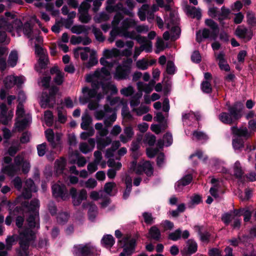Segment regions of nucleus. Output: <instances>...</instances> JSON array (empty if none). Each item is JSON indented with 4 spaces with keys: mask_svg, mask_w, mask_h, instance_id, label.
I'll use <instances>...</instances> for the list:
<instances>
[{
    "mask_svg": "<svg viewBox=\"0 0 256 256\" xmlns=\"http://www.w3.org/2000/svg\"><path fill=\"white\" fill-rule=\"evenodd\" d=\"M22 206L32 213L30 215L26 221L28 228L22 229L24 218V216H18L16 219V224L20 230V248L18 250V256H28L30 243L36 238V229L40 228V218L38 210L39 200L34 199L29 204L28 202L22 203Z\"/></svg>",
    "mask_w": 256,
    "mask_h": 256,
    "instance_id": "1",
    "label": "nucleus"
},
{
    "mask_svg": "<svg viewBox=\"0 0 256 256\" xmlns=\"http://www.w3.org/2000/svg\"><path fill=\"white\" fill-rule=\"evenodd\" d=\"M4 15L5 17L0 18V42H6V32H11L12 35L14 36L12 32L16 31L18 36H20V32L22 26V21L16 18L14 14L10 12H6Z\"/></svg>",
    "mask_w": 256,
    "mask_h": 256,
    "instance_id": "2",
    "label": "nucleus"
},
{
    "mask_svg": "<svg viewBox=\"0 0 256 256\" xmlns=\"http://www.w3.org/2000/svg\"><path fill=\"white\" fill-rule=\"evenodd\" d=\"M96 118L98 120H104V126L100 122L95 124V128L98 131L99 136H97L104 137L108 133V128L110 126L116 119V115L112 108L108 105H105L104 110L98 111L96 112Z\"/></svg>",
    "mask_w": 256,
    "mask_h": 256,
    "instance_id": "3",
    "label": "nucleus"
},
{
    "mask_svg": "<svg viewBox=\"0 0 256 256\" xmlns=\"http://www.w3.org/2000/svg\"><path fill=\"white\" fill-rule=\"evenodd\" d=\"M30 168V164L29 162L24 160L23 155L18 154L14 158V163L6 166L2 170L8 175L14 176L20 173L21 168L23 173H28Z\"/></svg>",
    "mask_w": 256,
    "mask_h": 256,
    "instance_id": "4",
    "label": "nucleus"
},
{
    "mask_svg": "<svg viewBox=\"0 0 256 256\" xmlns=\"http://www.w3.org/2000/svg\"><path fill=\"white\" fill-rule=\"evenodd\" d=\"M228 112H222L218 115L220 120L224 124L232 125L236 123L242 116V110L238 108L237 104L230 106Z\"/></svg>",
    "mask_w": 256,
    "mask_h": 256,
    "instance_id": "5",
    "label": "nucleus"
},
{
    "mask_svg": "<svg viewBox=\"0 0 256 256\" xmlns=\"http://www.w3.org/2000/svg\"><path fill=\"white\" fill-rule=\"evenodd\" d=\"M206 24L210 27L212 30L207 28H204L202 32L196 34V40L198 42L202 40V38H210L216 40L219 32V28L217 24L211 19H207L205 21Z\"/></svg>",
    "mask_w": 256,
    "mask_h": 256,
    "instance_id": "6",
    "label": "nucleus"
},
{
    "mask_svg": "<svg viewBox=\"0 0 256 256\" xmlns=\"http://www.w3.org/2000/svg\"><path fill=\"white\" fill-rule=\"evenodd\" d=\"M16 121L15 126L18 131L26 128L32 122V116L29 114H26L22 104L19 102L16 110Z\"/></svg>",
    "mask_w": 256,
    "mask_h": 256,
    "instance_id": "7",
    "label": "nucleus"
},
{
    "mask_svg": "<svg viewBox=\"0 0 256 256\" xmlns=\"http://www.w3.org/2000/svg\"><path fill=\"white\" fill-rule=\"evenodd\" d=\"M132 60L128 58L122 62L116 68L114 73V78L118 80H126L128 78L131 71V66Z\"/></svg>",
    "mask_w": 256,
    "mask_h": 256,
    "instance_id": "8",
    "label": "nucleus"
},
{
    "mask_svg": "<svg viewBox=\"0 0 256 256\" xmlns=\"http://www.w3.org/2000/svg\"><path fill=\"white\" fill-rule=\"evenodd\" d=\"M72 252L75 256H94L98 254L96 248L90 243L74 246Z\"/></svg>",
    "mask_w": 256,
    "mask_h": 256,
    "instance_id": "9",
    "label": "nucleus"
},
{
    "mask_svg": "<svg viewBox=\"0 0 256 256\" xmlns=\"http://www.w3.org/2000/svg\"><path fill=\"white\" fill-rule=\"evenodd\" d=\"M120 54V50L116 48L106 49L103 52V57L100 59V63L103 66L112 67L116 61L112 58L118 56Z\"/></svg>",
    "mask_w": 256,
    "mask_h": 256,
    "instance_id": "10",
    "label": "nucleus"
},
{
    "mask_svg": "<svg viewBox=\"0 0 256 256\" xmlns=\"http://www.w3.org/2000/svg\"><path fill=\"white\" fill-rule=\"evenodd\" d=\"M58 91V88L57 87L53 86L50 88L49 94L46 92H43L40 101L42 106H52L55 103V96Z\"/></svg>",
    "mask_w": 256,
    "mask_h": 256,
    "instance_id": "11",
    "label": "nucleus"
},
{
    "mask_svg": "<svg viewBox=\"0 0 256 256\" xmlns=\"http://www.w3.org/2000/svg\"><path fill=\"white\" fill-rule=\"evenodd\" d=\"M70 193L72 199L73 204L75 206L80 205L82 202L87 198V192L84 189H82L78 194L76 190L72 188L70 189Z\"/></svg>",
    "mask_w": 256,
    "mask_h": 256,
    "instance_id": "12",
    "label": "nucleus"
},
{
    "mask_svg": "<svg viewBox=\"0 0 256 256\" xmlns=\"http://www.w3.org/2000/svg\"><path fill=\"white\" fill-rule=\"evenodd\" d=\"M25 78L23 76H15L12 75L7 76L4 80V84L6 88H10L15 84L20 86L25 81Z\"/></svg>",
    "mask_w": 256,
    "mask_h": 256,
    "instance_id": "13",
    "label": "nucleus"
},
{
    "mask_svg": "<svg viewBox=\"0 0 256 256\" xmlns=\"http://www.w3.org/2000/svg\"><path fill=\"white\" fill-rule=\"evenodd\" d=\"M52 192L56 198H60L63 200L68 198V194L66 186L62 184H56L52 186Z\"/></svg>",
    "mask_w": 256,
    "mask_h": 256,
    "instance_id": "14",
    "label": "nucleus"
},
{
    "mask_svg": "<svg viewBox=\"0 0 256 256\" xmlns=\"http://www.w3.org/2000/svg\"><path fill=\"white\" fill-rule=\"evenodd\" d=\"M90 6L88 2H83L79 7V19L82 23H88L91 20V16L88 14Z\"/></svg>",
    "mask_w": 256,
    "mask_h": 256,
    "instance_id": "15",
    "label": "nucleus"
},
{
    "mask_svg": "<svg viewBox=\"0 0 256 256\" xmlns=\"http://www.w3.org/2000/svg\"><path fill=\"white\" fill-rule=\"evenodd\" d=\"M123 243L122 246L124 247L123 252L128 256H130L134 252L136 240L134 238L129 240V238L126 237L119 241Z\"/></svg>",
    "mask_w": 256,
    "mask_h": 256,
    "instance_id": "16",
    "label": "nucleus"
},
{
    "mask_svg": "<svg viewBox=\"0 0 256 256\" xmlns=\"http://www.w3.org/2000/svg\"><path fill=\"white\" fill-rule=\"evenodd\" d=\"M13 115V112L12 110L8 112V108L5 104L0 103V124H7L12 120Z\"/></svg>",
    "mask_w": 256,
    "mask_h": 256,
    "instance_id": "17",
    "label": "nucleus"
},
{
    "mask_svg": "<svg viewBox=\"0 0 256 256\" xmlns=\"http://www.w3.org/2000/svg\"><path fill=\"white\" fill-rule=\"evenodd\" d=\"M138 16L142 21H144L146 16L148 20L150 21L154 19V12L150 10L148 4H143L138 10Z\"/></svg>",
    "mask_w": 256,
    "mask_h": 256,
    "instance_id": "18",
    "label": "nucleus"
},
{
    "mask_svg": "<svg viewBox=\"0 0 256 256\" xmlns=\"http://www.w3.org/2000/svg\"><path fill=\"white\" fill-rule=\"evenodd\" d=\"M108 166L112 168L108 170V176L110 179H113L116 176V171L120 169L122 164L119 162H116L114 159L110 158L108 161Z\"/></svg>",
    "mask_w": 256,
    "mask_h": 256,
    "instance_id": "19",
    "label": "nucleus"
},
{
    "mask_svg": "<svg viewBox=\"0 0 256 256\" xmlns=\"http://www.w3.org/2000/svg\"><path fill=\"white\" fill-rule=\"evenodd\" d=\"M36 188L34 182L31 179L27 180L24 184L22 195L26 199H28L32 197V192H36Z\"/></svg>",
    "mask_w": 256,
    "mask_h": 256,
    "instance_id": "20",
    "label": "nucleus"
},
{
    "mask_svg": "<svg viewBox=\"0 0 256 256\" xmlns=\"http://www.w3.org/2000/svg\"><path fill=\"white\" fill-rule=\"evenodd\" d=\"M136 172L137 174L144 172L147 176H150L153 174L154 170L151 164L149 162H145L137 166Z\"/></svg>",
    "mask_w": 256,
    "mask_h": 256,
    "instance_id": "21",
    "label": "nucleus"
},
{
    "mask_svg": "<svg viewBox=\"0 0 256 256\" xmlns=\"http://www.w3.org/2000/svg\"><path fill=\"white\" fill-rule=\"evenodd\" d=\"M236 35L240 38L246 40H250L252 37L253 34L250 28L243 26H238L235 32Z\"/></svg>",
    "mask_w": 256,
    "mask_h": 256,
    "instance_id": "22",
    "label": "nucleus"
},
{
    "mask_svg": "<svg viewBox=\"0 0 256 256\" xmlns=\"http://www.w3.org/2000/svg\"><path fill=\"white\" fill-rule=\"evenodd\" d=\"M198 250V244L192 239H190L186 242V248L182 252L183 256H190L195 253Z\"/></svg>",
    "mask_w": 256,
    "mask_h": 256,
    "instance_id": "23",
    "label": "nucleus"
},
{
    "mask_svg": "<svg viewBox=\"0 0 256 256\" xmlns=\"http://www.w3.org/2000/svg\"><path fill=\"white\" fill-rule=\"evenodd\" d=\"M69 160L70 164H76L79 167L84 166L86 163V160L85 158L80 156L78 152H75L70 155Z\"/></svg>",
    "mask_w": 256,
    "mask_h": 256,
    "instance_id": "24",
    "label": "nucleus"
},
{
    "mask_svg": "<svg viewBox=\"0 0 256 256\" xmlns=\"http://www.w3.org/2000/svg\"><path fill=\"white\" fill-rule=\"evenodd\" d=\"M99 82H94L92 84V88H89L88 87H84L82 88V92L84 94H88V96L90 98L95 97L96 96L98 89L100 88V84Z\"/></svg>",
    "mask_w": 256,
    "mask_h": 256,
    "instance_id": "25",
    "label": "nucleus"
},
{
    "mask_svg": "<svg viewBox=\"0 0 256 256\" xmlns=\"http://www.w3.org/2000/svg\"><path fill=\"white\" fill-rule=\"evenodd\" d=\"M134 135V132L132 126H126L124 128V133L120 136V139L122 143H126L131 140Z\"/></svg>",
    "mask_w": 256,
    "mask_h": 256,
    "instance_id": "26",
    "label": "nucleus"
},
{
    "mask_svg": "<svg viewBox=\"0 0 256 256\" xmlns=\"http://www.w3.org/2000/svg\"><path fill=\"white\" fill-rule=\"evenodd\" d=\"M190 236L189 232L187 230H184L182 232L180 229H178L174 232L170 233L168 238L170 240L176 241L180 239L181 237L184 239L188 238Z\"/></svg>",
    "mask_w": 256,
    "mask_h": 256,
    "instance_id": "27",
    "label": "nucleus"
},
{
    "mask_svg": "<svg viewBox=\"0 0 256 256\" xmlns=\"http://www.w3.org/2000/svg\"><path fill=\"white\" fill-rule=\"evenodd\" d=\"M95 140L91 138L88 139V143H80L79 148L82 153L86 154L93 150L95 146Z\"/></svg>",
    "mask_w": 256,
    "mask_h": 256,
    "instance_id": "28",
    "label": "nucleus"
},
{
    "mask_svg": "<svg viewBox=\"0 0 256 256\" xmlns=\"http://www.w3.org/2000/svg\"><path fill=\"white\" fill-rule=\"evenodd\" d=\"M101 84L100 87L102 88L103 94L110 92L111 94H115L118 93V90L115 84L108 82L104 84L101 82H99Z\"/></svg>",
    "mask_w": 256,
    "mask_h": 256,
    "instance_id": "29",
    "label": "nucleus"
},
{
    "mask_svg": "<svg viewBox=\"0 0 256 256\" xmlns=\"http://www.w3.org/2000/svg\"><path fill=\"white\" fill-rule=\"evenodd\" d=\"M156 62V60L154 59L148 60L147 59L143 58L138 60L136 63V67L140 70H146L148 68L149 66H152Z\"/></svg>",
    "mask_w": 256,
    "mask_h": 256,
    "instance_id": "30",
    "label": "nucleus"
},
{
    "mask_svg": "<svg viewBox=\"0 0 256 256\" xmlns=\"http://www.w3.org/2000/svg\"><path fill=\"white\" fill-rule=\"evenodd\" d=\"M192 180V176L191 174H187L183 177L181 180L176 182L175 184V188L176 191L180 192L182 190L183 188L188 184Z\"/></svg>",
    "mask_w": 256,
    "mask_h": 256,
    "instance_id": "31",
    "label": "nucleus"
},
{
    "mask_svg": "<svg viewBox=\"0 0 256 256\" xmlns=\"http://www.w3.org/2000/svg\"><path fill=\"white\" fill-rule=\"evenodd\" d=\"M216 59L218 60V66L221 70L226 72H228L230 70V67L224 59V52H220L216 56Z\"/></svg>",
    "mask_w": 256,
    "mask_h": 256,
    "instance_id": "32",
    "label": "nucleus"
},
{
    "mask_svg": "<svg viewBox=\"0 0 256 256\" xmlns=\"http://www.w3.org/2000/svg\"><path fill=\"white\" fill-rule=\"evenodd\" d=\"M230 129L232 134L236 136L246 138H248L250 136V134L248 132L246 128H238L236 126H232Z\"/></svg>",
    "mask_w": 256,
    "mask_h": 256,
    "instance_id": "33",
    "label": "nucleus"
},
{
    "mask_svg": "<svg viewBox=\"0 0 256 256\" xmlns=\"http://www.w3.org/2000/svg\"><path fill=\"white\" fill-rule=\"evenodd\" d=\"M230 129L232 134L236 136L246 138H248L250 136V134L248 132L246 128H238L236 126H232Z\"/></svg>",
    "mask_w": 256,
    "mask_h": 256,
    "instance_id": "34",
    "label": "nucleus"
},
{
    "mask_svg": "<svg viewBox=\"0 0 256 256\" xmlns=\"http://www.w3.org/2000/svg\"><path fill=\"white\" fill-rule=\"evenodd\" d=\"M96 140L97 143V147L98 149L102 150L110 144L112 143V140L110 136L104 137H96Z\"/></svg>",
    "mask_w": 256,
    "mask_h": 256,
    "instance_id": "35",
    "label": "nucleus"
},
{
    "mask_svg": "<svg viewBox=\"0 0 256 256\" xmlns=\"http://www.w3.org/2000/svg\"><path fill=\"white\" fill-rule=\"evenodd\" d=\"M186 11L187 14L192 18H196L198 19H200L201 18L202 14L200 8L187 6L186 7Z\"/></svg>",
    "mask_w": 256,
    "mask_h": 256,
    "instance_id": "36",
    "label": "nucleus"
},
{
    "mask_svg": "<svg viewBox=\"0 0 256 256\" xmlns=\"http://www.w3.org/2000/svg\"><path fill=\"white\" fill-rule=\"evenodd\" d=\"M145 51L146 52H152L151 49L150 44H146V46H136L134 49V52L133 58L134 59H136L140 55L142 52Z\"/></svg>",
    "mask_w": 256,
    "mask_h": 256,
    "instance_id": "37",
    "label": "nucleus"
},
{
    "mask_svg": "<svg viewBox=\"0 0 256 256\" xmlns=\"http://www.w3.org/2000/svg\"><path fill=\"white\" fill-rule=\"evenodd\" d=\"M137 24V22L131 18H126L122 21L121 30L124 31H128L130 28H134Z\"/></svg>",
    "mask_w": 256,
    "mask_h": 256,
    "instance_id": "38",
    "label": "nucleus"
},
{
    "mask_svg": "<svg viewBox=\"0 0 256 256\" xmlns=\"http://www.w3.org/2000/svg\"><path fill=\"white\" fill-rule=\"evenodd\" d=\"M211 183L213 184L210 190V194L215 198L218 197V192L220 188V182L218 180L212 178L211 180Z\"/></svg>",
    "mask_w": 256,
    "mask_h": 256,
    "instance_id": "39",
    "label": "nucleus"
},
{
    "mask_svg": "<svg viewBox=\"0 0 256 256\" xmlns=\"http://www.w3.org/2000/svg\"><path fill=\"white\" fill-rule=\"evenodd\" d=\"M90 29L88 26L84 25H75L74 26L71 30L73 34H88V31Z\"/></svg>",
    "mask_w": 256,
    "mask_h": 256,
    "instance_id": "40",
    "label": "nucleus"
},
{
    "mask_svg": "<svg viewBox=\"0 0 256 256\" xmlns=\"http://www.w3.org/2000/svg\"><path fill=\"white\" fill-rule=\"evenodd\" d=\"M124 32L121 28L118 26H112V30L110 32V36L108 38V41L110 43L114 42L118 36H121V34Z\"/></svg>",
    "mask_w": 256,
    "mask_h": 256,
    "instance_id": "41",
    "label": "nucleus"
},
{
    "mask_svg": "<svg viewBox=\"0 0 256 256\" xmlns=\"http://www.w3.org/2000/svg\"><path fill=\"white\" fill-rule=\"evenodd\" d=\"M102 243L105 247L110 248L114 243V240L112 235L106 234L103 236Z\"/></svg>",
    "mask_w": 256,
    "mask_h": 256,
    "instance_id": "42",
    "label": "nucleus"
},
{
    "mask_svg": "<svg viewBox=\"0 0 256 256\" xmlns=\"http://www.w3.org/2000/svg\"><path fill=\"white\" fill-rule=\"evenodd\" d=\"M148 234L150 238L156 240H158L161 236L160 232L156 226H152L150 228Z\"/></svg>",
    "mask_w": 256,
    "mask_h": 256,
    "instance_id": "43",
    "label": "nucleus"
},
{
    "mask_svg": "<svg viewBox=\"0 0 256 256\" xmlns=\"http://www.w3.org/2000/svg\"><path fill=\"white\" fill-rule=\"evenodd\" d=\"M18 60V54L16 51L12 50L10 53L8 59V64L11 67H14L16 66Z\"/></svg>",
    "mask_w": 256,
    "mask_h": 256,
    "instance_id": "44",
    "label": "nucleus"
},
{
    "mask_svg": "<svg viewBox=\"0 0 256 256\" xmlns=\"http://www.w3.org/2000/svg\"><path fill=\"white\" fill-rule=\"evenodd\" d=\"M82 122L80 126L82 130H86L92 122V118L87 113H85L82 117Z\"/></svg>",
    "mask_w": 256,
    "mask_h": 256,
    "instance_id": "45",
    "label": "nucleus"
},
{
    "mask_svg": "<svg viewBox=\"0 0 256 256\" xmlns=\"http://www.w3.org/2000/svg\"><path fill=\"white\" fill-rule=\"evenodd\" d=\"M66 164V160L62 158L55 162V168L57 173H61L63 172Z\"/></svg>",
    "mask_w": 256,
    "mask_h": 256,
    "instance_id": "46",
    "label": "nucleus"
},
{
    "mask_svg": "<svg viewBox=\"0 0 256 256\" xmlns=\"http://www.w3.org/2000/svg\"><path fill=\"white\" fill-rule=\"evenodd\" d=\"M192 138L193 140L199 141L206 140L208 138L204 132L198 130L194 131L192 133Z\"/></svg>",
    "mask_w": 256,
    "mask_h": 256,
    "instance_id": "47",
    "label": "nucleus"
},
{
    "mask_svg": "<svg viewBox=\"0 0 256 256\" xmlns=\"http://www.w3.org/2000/svg\"><path fill=\"white\" fill-rule=\"evenodd\" d=\"M22 28H23V32L24 35H26L28 38H30V40H32V26L30 24L29 22H26L23 26L22 24V26L21 28V30H22ZM22 30H20V34Z\"/></svg>",
    "mask_w": 256,
    "mask_h": 256,
    "instance_id": "48",
    "label": "nucleus"
},
{
    "mask_svg": "<svg viewBox=\"0 0 256 256\" xmlns=\"http://www.w3.org/2000/svg\"><path fill=\"white\" fill-rule=\"evenodd\" d=\"M170 33V40H175L180 37V28L177 26H174L171 28Z\"/></svg>",
    "mask_w": 256,
    "mask_h": 256,
    "instance_id": "49",
    "label": "nucleus"
},
{
    "mask_svg": "<svg viewBox=\"0 0 256 256\" xmlns=\"http://www.w3.org/2000/svg\"><path fill=\"white\" fill-rule=\"evenodd\" d=\"M98 182L96 180L92 178H90L88 179L86 182H81L80 185L81 186H84L86 188H90V189H93L94 188H96L97 186Z\"/></svg>",
    "mask_w": 256,
    "mask_h": 256,
    "instance_id": "50",
    "label": "nucleus"
},
{
    "mask_svg": "<svg viewBox=\"0 0 256 256\" xmlns=\"http://www.w3.org/2000/svg\"><path fill=\"white\" fill-rule=\"evenodd\" d=\"M234 176L238 178H242L244 174L240 164L238 161H236L234 166Z\"/></svg>",
    "mask_w": 256,
    "mask_h": 256,
    "instance_id": "51",
    "label": "nucleus"
},
{
    "mask_svg": "<svg viewBox=\"0 0 256 256\" xmlns=\"http://www.w3.org/2000/svg\"><path fill=\"white\" fill-rule=\"evenodd\" d=\"M238 216H244V220L246 222H248L252 214L250 210L248 208H242L236 214Z\"/></svg>",
    "mask_w": 256,
    "mask_h": 256,
    "instance_id": "52",
    "label": "nucleus"
},
{
    "mask_svg": "<svg viewBox=\"0 0 256 256\" xmlns=\"http://www.w3.org/2000/svg\"><path fill=\"white\" fill-rule=\"evenodd\" d=\"M109 18L110 15L104 12H102L96 15L94 18V20L96 22L100 23L107 21Z\"/></svg>",
    "mask_w": 256,
    "mask_h": 256,
    "instance_id": "53",
    "label": "nucleus"
},
{
    "mask_svg": "<svg viewBox=\"0 0 256 256\" xmlns=\"http://www.w3.org/2000/svg\"><path fill=\"white\" fill-rule=\"evenodd\" d=\"M138 34L136 30H128L122 32V33L121 34V36L126 38H130L131 40H136Z\"/></svg>",
    "mask_w": 256,
    "mask_h": 256,
    "instance_id": "54",
    "label": "nucleus"
},
{
    "mask_svg": "<svg viewBox=\"0 0 256 256\" xmlns=\"http://www.w3.org/2000/svg\"><path fill=\"white\" fill-rule=\"evenodd\" d=\"M140 46H146L148 44H150L151 49L152 50V44L150 40H148L147 38L144 36H142L138 34L136 40Z\"/></svg>",
    "mask_w": 256,
    "mask_h": 256,
    "instance_id": "55",
    "label": "nucleus"
},
{
    "mask_svg": "<svg viewBox=\"0 0 256 256\" xmlns=\"http://www.w3.org/2000/svg\"><path fill=\"white\" fill-rule=\"evenodd\" d=\"M116 184L114 182H106L104 186V191L109 196H112V190L116 188Z\"/></svg>",
    "mask_w": 256,
    "mask_h": 256,
    "instance_id": "56",
    "label": "nucleus"
},
{
    "mask_svg": "<svg viewBox=\"0 0 256 256\" xmlns=\"http://www.w3.org/2000/svg\"><path fill=\"white\" fill-rule=\"evenodd\" d=\"M38 64L40 69L44 68L48 64V54L38 57Z\"/></svg>",
    "mask_w": 256,
    "mask_h": 256,
    "instance_id": "57",
    "label": "nucleus"
},
{
    "mask_svg": "<svg viewBox=\"0 0 256 256\" xmlns=\"http://www.w3.org/2000/svg\"><path fill=\"white\" fill-rule=\"evenodd\" d=\"M153 84H151V82L148 84H144L142 82H139L138 84V86L141 90H143L145 92L149 94L152 90Z\"/></svg>",
    "mask_w": 256,
    "mask_h": 256,
    "instance_id": "58",
    "label": "nucleus"
},
{
    "mask_svg": "<svg viewBox=\"0 0 256 256\" xmlns=\"http://www.w3.org/2000/svg\"><path fill=\"white\" fill-rule=\"evenodd\" d=\"M134 92V88L132 86H128V87L124 88L120 90L121 94L126 97L132 96Z\"/></svg>",
    "mask_w": 256,
    "mask_h": 256,
    "instance_id": "59",
    "label": "nucleus"
},
{
    "mask_svg": "<svg viewBox=\"0 0 256 256\" xmlns=\"http://www.w3.org/2000/svg\"><path fill=\"white\" fill-rule=\"evenodd\" d=\"M201 89L204 93H210L212 92V88L210 82L208 80L203 81L201 84Z\"/></svg>",
    "mask_w": 256,
    "mask_h": 256,
    "instance_id": "60",
    "label": "nucleus"
},
{
    "mask_svg": "<svg viewBox=\"0 0 256 256\" xmlns=\"http://www.w3.org/2000/svg\"><path fill=\"white\" fill-rule=\"evenodd\" d=\"M132 111L136 112L138 116H142L147 113L149 111V108L146 106L141 105L138 108H132Z\"/></svg>",
    "mask_w": 256,
    "mask_h": 256,
    "instance_id": "61",
    "label": "nucleus"
},
{
    "mask_svg": "<svg viewBox=\"0 0 256 256\" xmlns=\"http://www.w3.org/2000/svg\"><path fill=\"white\" fill-rule=\"evenodd\" d=\"M142 217L144 220V222L147 224H152L154 223L155 218L152 216V214L148 212H144L142 214Z\"/></svg>",
    "mask_w": 256,
    "mask_h": 256,
    "instance_id": "62",
    "label": "nucleus"
},
{
    "mask_svg": "<svg viewBox=\"0 0 256 256\" xmlns=\"http://www.w3.org/2000/svg\"><path fill=\"white\" fill-rule=\"evenodd\" d=\"M69 214L66 212H60L57 216V221L60 224H64L67 222Z\"/></svg>",
    "mask_w": 256,
    "mask_h": 256,
    "instance_id": "63",
    "label": "nucleus"
},
{
    "mask_svg": "<svg viewBox=\"0 0 256 256\" xmlns=\"http://www.w3.org/2000/svg\"><path fill=\"white\" fill-rule=\"evenodd\" d=\"M44 119L46 124L50 126L52 125L53 123V115L52 112L47 110L45 112L44 114Z\"/></svg>",
    "mask_w": 256,
    "mask_h": 256,
    "instance_id": "64",
    "label": "nucleus"
}]
</instances>
